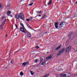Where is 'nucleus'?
<instances>
[{
    "label": "nucleus",
    "mask_w": 77,
    "mask_h": 77,
    "mask_svg": "<svg viewBox=\"0 0 77 77\" xmlns=\"http://www.w3.org/2000/svg\"><path fill=\"white\" fill-rule=\"evenodd\" d=\"M65 48H62L60 50V51H59V52L57 53V56H59V55H60V54H62V53H63V51H65Z\"/></svg>",
    "instance_id": "1"
},
{
    "label": "nucleus",
    "mask_w": 77,
    "mask_h": 77,
    "mask_svg": "<svg viewBox=\"0 0 77 77\" xmlns=\"http://www.w3.org/2000/svg\"><path fill=\"white\" fill-rule=\"evenodd\" d=\"M24 18V14L22 13H20L19 14V18L23 20Z\"/></svg>",
    "instance_id": "2"
},
{
    "label": "nucleus",
    "mask_w": 77,
    "mask_h": 77,
    "mask_svg": "<svg viewBox=\"0 0 77 77\" xmlns=\"http://www.w3.org/2000/svg\"><path fill=\"white\" fill-rule=\"evenodd\" d=\"M71 46H69L66 49V51L65 52L66 53H67V52H68L70 50H71Z\"/></svg>",
    "instance_id": "3"
},
{
    "label": "nucleus",
    "mask_w": 77,
    "mask_h": 77,
    "mask_svg": "<svg viewBox=\"0 0 77 77\" xmlns=\"http://www.w3.org/2000/svg\"><path fill=\"white\" fill-rule=\"evenodd\" d=\"M6 21V20L5 19L4 21L3 22H2V24L1 25V26H0V29H2L3 28V26L4 25V24H5V22Z\"/></svg>",
    "instance_id": "4"
},
{
    "label": "nucleus",
    "mask_w": 77,
    "mask_h": 77,
    "mask_svg": "<svg viewBox=\"0 0 77 77\" xmlns=\"http://www.w3.org/2000/svg\"><path fill=\"white\" fill-rule=\"evenodd\" d=\"M25 29H24V28L22 27H20V31H21V32H23V33H25Z\"/></svg>",
    "instance_id": "5"
},
{
    "label": "nucleus",
    "mask_w": 77,
    "mask_h": 77,
    "mask_svg": "<svg viewBox=\"0 0 77 77\" xmlns=\"http://www.w3.org/2000/svg\"><path fill=\"white\" fill-rule=\"evenodd\" d=\"M61 45H60L59 46H58L57 48L55 49L56 50H58L61 48Z\"/></svg>",
    "instance_id": "6"
},
{
    "label": "nucleus",
    "mask_w": 77,
    "mask_h": 77,
    "mask_svg": "<svg viewBox=\"0 0 77 77\" xmlns=\"http://www.w3.org/2000/svg\"><path fill=\"white\" fill-rule=\"evenodd\" d=\"M51 57H52V56H49L48 57H47L46 58V60H47L48 59H51Z\"/></svg>",
    "instance_id": "7"
},
{
    "label": "nucleus",
    "mask_w": 77,
    "mask_h": 77,
    "mask_svg": "<svg viewBox=\"0 0 77 77\" xmlns=\"http://www.w3.org/2000/svg\"><path fill=\"white\" fill-rule=\"evenodd\" d=\"M15 18H17V19H18L19 18V15L18 14H16L15 16Z\"/></svg>",
    "instance_id": "8"
},
{
    "label": "nucleus",
    "mask_w": 77,
    "mask_h": 77,
    "mask_svg": "<svg viewBox=\"0 0 77 77\" xmlns=\"http://www.w3.org/2000/svg\"><path fill=\"white\" fill-rule=\"evenodd\" d=\"M30 72L31 75H34V72H33V71L30 70Z\"/></svg>",
    "instance_id": "9"
},
{
    "label": "nucleus",
    "mask_w": 77,
    "mask_h": 77,
    "mask_svg": "<svg viewBox=\"0 0 77 77\" xmlns=\"http://www.w3.org/2000/svg\"><path fill=\"white\" fill-rule=\"evenodd\" d=\"M60 75L62 77H66V74H62Z\"/></svg>",
    "instance_id": "10"
},
{
    "label": "nucleus",
    "mask_w": 77,
    "mask_h": 77,
    "mask_svg": "<svg viewBox=\"0 0 77 77\" xmlns=\"http://www.w3.org/2000/svg\"><path fill=\"white\" fill-rule=\"evenodd\" d=\"M51 4V0H50L49 2L48 3V5H50Z\"/></svg>",
    "instance_id": "11"
},
{
    "label": "nucleus",
    "mask_w": 77,
    "mask_h": 77,
    "mask_svg": "<svg viewBox=\"0 0 77 77\" xmlns=\"http://www.w3.org/2000/svg\"><path fill=\"white\" fill-rule=\"evenodd\" d=\"M11 13V11H8L7 13V15H9Z\"/></svg>",
    "instance_id": "12"
},
{
    "label": "nucleus",
    "mask_w": 77,
    "mask_h": 77,
    "mask_svg": "<svg viewBox=\"0 0 77 77\" xmlns=\"http://www.w3.org/2000/svg\"><path fill=\"white\" fill-rule=\"evenodd\" d=\"M22 65L23 66H25L26 65V63L25 62L23 63H22Z\"/></svg>",
    "instance_id": "13"
},
{
    "label": "nucleus",
    "mask_w": 77,
    "mask_h": 77,
    "mask_svg": "<svg viewBox=\"0 0 77 77\" xmlns=\"http://www.w3.org/2000/svg\"><path fill=\"white\" fill-rule=\"evenodd\" d=\"M36 12L38 14H41L42 11H36Z\"/></svg>",
    "instance_id": "14"
},
{
    "label": "nucleus",
    "mask_w": 77,
    "mask_h": 77,
    "mask_svg": "<svg viewBox=\"0 0 77 77\" xmlns=\"http://www.w3.org/2000/svg\"><path fill=\"white\" fill-rule=\"evenodd\" d=\"M46 63V62L45 61H44L42 63V65H45V64Z\"/></svg>",
    "instance_id": "15"
},
{
    "label": "nucleus",
    "mask_w": 77,
    "mask_h": 77,
    "mask_svg": "<svg viewBox=\"0 0 77 77\" xmlns=\"http://www.w3.org/2000/svg\"><path fill=\"white\" fill-rule=\"evenodd\" d=\"M20 74V75H24V73L22 72H21Z\"/></svg>",
    "instance_id": "16"
},
{
    "label": "nucleus",
    "mask_w": 77,
    "mask_h": 77,
    "mask_svg": "<svg viewBox=\"0 0 77 77\" xmlns=\"http://www.w3.org/2000/svg\"><path fill=\"white\" fill-rule=\"evenodd\" d=\"M27 37H31V34H29L27 35Z\"/></svg>",
    "instance_id": "17"
},
{
    "label": "nucleus",
    "mask_w": 77,
    "mask_h": 77,
    "mask_svg": "<svg viewBox=\"0 0 77 77\" xmlns=\"http://www.w3.org/2000/svg\"><path fill=\"white\" fill-rule=\"evenodd\" d=\"M33 3H32L31 4H28V5L29 6H32V5H33Z\"/></svg>",
    "instance_id": "18"
},
{
    "label": "nucleus",
    "mask_w": 77,
    "mask_h": 77,
    "mask_svg": "<svg viewBox=\"0 0 77 77\" xmlns=\"http://www.w3.org/2000/svg\"><path fill=\"white\" fill-rule=\"evenodd\" d=\"M25 33H29V32L27 31L26 30V29L25 30Z\"/></svg>",
    "instance_id": "19"
},
{
    "label": "nucleus",
    "mask_w": 77,
    "mask_h": 77,
    "mask_svg": "<svg viewBox=\"0 0 77 77\" xmlns=\"http://www.w3.org/2000/svg\"><path fill=\"white\" fill-rule=\"evenodd\" d=\"M60 26H63V23L61 22L60 24Z\"/></svg>",
    "instance_id": "20"
},
{
    "label": "nucleus",
    "mask_w": 77,
    "mask_h": 77,
    "mask_svg": "<svg viewBox=\"0 0 77 77\" xmlns=\"http://www.w3.org/2000/svg\"><path fill=\"white\" fill-rule=\"evenodd\" d=\"M58 24H59L58 23H55L54 26H57V25H58Z\"/></svg>",
    "instance_id": "21"
},
{
    "label": "nucleus",
    "mask_w": 77,
    "mask_h": 77,
    "mask_svg": "<svg viewBox=\"0 0 77 77\" xmlns=\"http://www.w3.org/2000/svg\"><path fill=\"white\" fill-rule=\"evenodd\" d=\"M45 17V15H44L43 16L42 18V19L43 18H44Z\"/></svg>",
    "instance_id": "22"
},
{
    "label": "nucleus",
    "mask_w": 77,
    "mask_h": 77,
    "mask_svg": "<svg viewBox=\"0 0 77 77\" xmlns=\"http://www.w3.org/2000/svg\"><path fill=\"white\" fill-rule=\"evenodd\" d=\"M55 26L56 29H57L58 28V26L57 25H55Z\"/></svg>",
    "instance_id": "23"
},
{
    "label": "nucleus",
    "mask_w": 77,
    "mask_h": 77,
    "mask_svg": "<svg viewBox=\"0 0 77 77\" xmlns=\"http://www.w3.org/2000/svg\"><path fill=\"white\" fill-rule=\"evenodd\" d=\"M14 61L13 60H12L11 62V63H14Z\"/></svg>",
    "instance_id": "24"
},
{
    "label": "nucleus",
    "mask_w": 77,
    "mask_h": 77,
    "mask_svg": "<svg viewBox=\"0 0 77 77\" xmlns=\"http://www.w3.org/2000/svg\"><path fill=\"white\" fill-rule=\"evenodd\" d=\"M35 62V63H36V62H38V60H35L34 61Z\"/></svg>",
    "instance_id": "25"
},
{
    "label": "nucleus",
    "mask_w": 77,
    "mask_h": 77,
    "mask_svg": "<svg viewBox=\"0 0 77 77\" xmlns=\"http://www.w3.org/2000/svg\"><path fill=\"white\" fill-rule=\"evenodd\" d=\"M26 65H29V62H27L26 63Z\"/></svg>",
    "instance_id": "26"
},
{
    "label": "nucleus",
    "mask_w": 77,
    "mask_h": 77,
    "mask_svg": "<svg viewBox=\"0 0 77 77\" xmlns=\"http://www.w3.org/2000/svg\"><path fill=\"white\" fill-rule=\"evenodd\" d=\"M26 21H30V19H26Z\"/></svg>",
    "instance_id": "27"
},
{
    "label": "nucleus",
    "mask_w": 77,
    "mask_h": 77,
    "mask_svg": "<svg viewBox=\"0 0 77 77\" xmlns=\"http://www.w3.org/2000/svg\"><path fill=\"white\" fill-rule=\"evenodd\" d=\"M21 26H22V27H24V25H23V24H22Z\"/></svg>",
    "instance_id": "28"
},
{
    "label": "nucleus",
    "mask_w": 77,
    "mask_h": 77,
    "mask_svg": "<svg viewBox=\"0 0 77 77\" xmlns=\"http://www.w3.org/2000/svg\"><path fill=\"white\" fill-rule=\"evenodd\" d=\"M36 48L38 49V48H39V47L38 46H37L36 47Z\"/></svg>",
    "instance_id": "29"
},
{
    "label": "nucleus",
    "mask_w": 77,
    "mask_h": 77,
    "mask_svg": "<svg viewBox=\"0 0 77 77\" xmlns=\"http://www.w3.org/2000/svg\"><path fill=\"white\" fill-rule=\"evenodd\" d=\"M29 18L30 20H32V19H33V18L32 17H30Z\"/></svg>",
    "instance_id": "30"
},
{
    "label": "nucleus",
    "mask_w": 77,
    "mask_h": 77,
    "mask_svg": "<svg viewBox=\"0 0 77 77\" xmlns=\"http://www.w3.org/2000/svg\"><path fill=\"white\" fill-rule=\"evenodd\" d=\"M27 26H28V27H29L30 26H29V25H28V24H27Z\"/></svg>",
    "instance_id": "31"
},
{
    "label": "nucleus",
    "mask_w": 77,
    "mask_h": 77,
    "mask_svg": "<svg viewBox=\"0 0 77 77\" xmlns=\"http://www.w3.org/2000/svg\"><path fill=\"white\" fill-rule=\"evenodd\" d=\"M2 6V4L0 3V7H1Z\"/></svg>",
    "instance_id": "32"
},
{
    "label": "nucleus",
    "mask_w": 77,
    "mask_h": 77,
    "mask_svg": "<svg viewBox=\"0 0 77 77\" xmlns=\"http://www.w3.org/2000/svg\"><path fill=\"white\" fill-rule=\"evenodd\" d=\"M15 26H16V27H17V25L15 24Z\"/></svg>",
    "instance_id": "33"
},
{
    "label": "nucleus",
    "mask_w": 77,
    "mask_h": 77,
    "mask_svg": "<svg viewBox=\"0 0 77 77\" xmlns=\"http://www.w3.org/2000/svg\"><path fill=\"white\" fill-rule=\"evenodd\" d=\"M38 17H41V15H39Z\"/></svg>",
    "instance_id": "34"
},
{
    "label": "nucleus",
    "mask_w": 77,
    "mask_h": 77,
    "mask_svg": "<svg viewBox=\"0 0 77 77\" xmlns=\"http://www.w3.org/2000/svg\"><path fill=\"white\" fill-rule=\"evenodd\" d=\"M19 50L15 52H17V51H19Z\"/></svg>",
    "instance_id": "35"
},
{
    "label": "nucleus",
    "mask_w": 77,
    "mask_h": 77,
    "mask_svg": "<svg viewBox=\"0 0 77 77\" xmlns=\"http://www.w3.org/2000/svg\"><path fill=\"white\" fill-rule=\"evenodd\" d=\"M5 68H6V69H8V68H7V67H5Z\"/></svg>",
    "instance_id": "36"
},
{
    "label": "nucleus",
    "mask_w": 77,
    "mask_h": 77,
    "mask_svg": "<svg viewBox=\"0 0 77 77\" xmlns=\"http://www.w3.org/2000/svg\"><path fill=\"white\" fill-rule=\"evenodd\" d=\"M8 36V35H6V36H5V37H6V36Z\"/></svg>",
    "instance_id": "37"
},
{
    "label": "nucleus",
    "mask_w": 77,
    "mask_h": 77,
    "mask_svg": "<svg viewBox=\"0 0 77 77\" xmlns=\"http://www.w3.org/2000/svg\"><path fill=\"white\" fill-rule=\"evenodd\" d=\"M42 61L40 62H42Z\"/></svg>",
    "instance_id": "38"
},
{
    "label": "nucleus",
    "mask_w": 77,
    "mask_h": 77,
    "mask_svg": "<svg viewBox=\"0 0 77 77\" xmlns=\"http://www.w3.org/2000/svg\"><path fill=\"white\" fill-rule=\"evenodd\" d=\"M77 2H76V4H77Z\"/></svg>",
    "instance_id": "39"
},
{
    "label": "nucleus",
    "mask_w": 77,
    "mask_h": 77,
    "mask_svg": "<svg viewBox=\"0 0 77 77\" xmlns=\"http://www.w3.org/2000/svg\"><path fill=\"white\" fill-rule=\"evenodd\" d=\"M33 30H34V29H33Z\"/></svg>",
    "instance_id": "40"
},
{
    "label": "nucleus",
    "mask_w": 77,
    "mask_h": 77,
    "mask_svg": "<svg viewBox=\"0 0 77 77\" xmlns=\"http://www.w3.org/2000/svg\"><path fill=\"white\" fill-rule=\"evenodd\" d=\"M76 51H77V50H76Z\"/></svg>",
    "instance_id": "41"
},
{
    "label": "nucleus",
    "mask_w": 77,
    "mask_h": 77,
    "mask_svg": "<svg viewBox=\"0 0 77 77\" xmlns=\"http://www.w3.org/2000/svg\"><path fill=\"white\" fill-rule=\"evenodd\" d=\"M22 0L21 1H22Z\"/></svg>",
    "instance_id": "42"
}]
</instances>
